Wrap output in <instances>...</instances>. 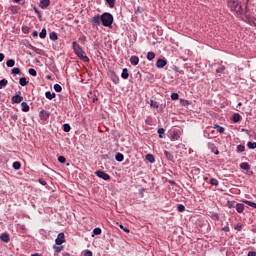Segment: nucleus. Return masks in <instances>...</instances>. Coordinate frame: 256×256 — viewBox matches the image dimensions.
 Instances as JSON below:
<instances>
[{"label":"nucleus","mask_w":256,"mask_h":256,"mask_svg":"<svg viewBox=\"0 0 256 256\" xmlns=\"http://www.w3.org/2000/svg\"><path fill=\"white\" fill-rule=\"evenodd\" d=\"M72 48L75 55H77V57L81 59V61H83L84 63H89L90 59L88 58L87 53H85L83 47H81V45H79L77 41L72 42Z\"/></svg>","instance_id":"nucleus-1"},{"label":"nucleus","mask_w":256,"mask_h":256,"mask_svg":"<svg viewBox=\"0 0 256 256\" xmlns=\"http://www.w3.org/2000/svg\"><path fill=\"white\" fill-rule=\"evenodd\" d=\"M100 16H101V23L103 27H108L109 29H113V21H114L113 14L109 12H104Z\"/></svg>","instance_id":"nucleus-2"},{"label":"nucleus","mask_w":256,"mask_h":256,"mask_svg":"<svg viewBox=\"0 0 256 256\" xmlns=\"http://www.w3.org/2000/svg\"><path fill=\"white\" fill-rule=\"evenodd\" d=\"M228 7L231 11H234V13H238L240 15L245 13L243 6L239 4V0H228Z\"/></svg>","instance_id":"nucleus-3"},{"label":"nucleus","mask_w":256,"mask_h":256,"mask_svg":"<svg viewBox=\"0 0 256 256\" xmlns=\"http://www.w3.org/2000/svg\"><path fill=\"white\" fill-rule=\"evenodd\" d=\"M101 15L97 14L91 18L92 27H99L101 25Z\"/></svg>","instance_id":"nucleus-4"},{"label":"nucleus","mask_w":256,"mask_h":256,"mask_svg":"<svg viewBox=\"0 0 256 256\" xmlns=\"http://www.w3.org/2000/svg\"><path fill=\"white\" fill-rule=\"evenodd\" d=\"M96 175L97 177H99L100 179H103L104 181H109V179H111V176L103 170L96 171Z\"/></svg>","instance_id":"nucleus-5"},{"label":"nucleus","mask_w":256,"mask_h":256,"mask_svg":"<svg viewBox=\"0 0 256 256\" xmlns=\"http://www.w3.org/2000/svg\"><path fill=\"white\" fill-rule=\"evenodd\" d=\"M12 103L19 104L23 101V96H21V91H18L14 96L11 98Z\"/></svg>","instance_id":"nucleus-6"},{"label":"nucleus","mask_w":256,"mask_h":256,"mask_svg":"<svg viewBox=\"0 0 256 256\" xmlns=\"http://www.w3.org/2000/svg\"><path fill=\"white\" fill-rule=\"evenodd\" d=\"M56 245H63L65 243V234L63 232L59 233L55 239Z\"/></svg>","instance_id":"nucleus-7"},{"label":"nucleus","mask_w":256,"mask_h":256,"mask_svg":"<svg viewBox=\"0 0 256 256\" xmlns=\"http://www.w3.org/2000/svg\"><path fill=\"white\" fill-rule=\"evenodd\" d=\"M39 117H40L41 121H47V119H49V117H50V114L46 110H41L39 113Z\"/></svg>","instance_id":"nucleus-8"},{"label":"nucleus","mask_w":256,"mask_h":256,"mask_svg":"<svg viewBox=\"0 0 256 256\" xmlns=\"http://www.w3.org/2000/svg\"><path fill=\"white\" fill-rule=\"evenodd\" d=\"M166 65H167V60L163 58L158 59L156 62V66L158 69H163V67H166Z\"/></svg>","instance_id":"nucleus-9"},{"label":"nucleus","mask_w":256,"mask_h":256,"mask_svg":"<svg viewBox=\"0 0 256 256\" xmlns=\"http://www.w3.org/2000/svg\"><path fill=\"white\" fill-rule=\"evenodd\" d=\"M208 149H210V151H212L214 155H219V149L217 148V146H215V144L209 142Z\"/></svg>","instance_id":"nucleus-10"},{"label":"nucleus","mask_w":256,"mask_h":256,"mask_svg":"<svg viewBox=\"0 0 256 256\" xmlns=\"http://www.w3.org/2000/svg\"><path fill=\"white\" fill-rule=\"evenodd\" d=\"M49 5H51V0H41L39 7L41 9H47V7H49Z\"/></svg>","instance_id":"nucleus-11"},{"label":"nucleus","mask_w":256,"mask_h":256,"mask_svg":"<svg viewBox=\"0 0 256 256\" xmlns=\"http://www.w3.org/2000/svg\"><path fill=\"white\" fill-rule=\"evenodd\" d=\"M130 63L134 67H137V65H139V56H135V55L131 56L130 57Z\"/></svg>","instance_id":"nucleus-12"},{"label":"nucleus","mask_w":256,"mask_h":256,"mask_svg":"<svg viewBox=\"0 0 256 256\" xmlns=\"http://www.w3.org/2000/svg\"><path fill=\"white\" fill-rule=\"evenodd\" d=\"M164 155L168 161H171L172 163H175V156H173V153L169 151H164Z\"/></svg>","instance_id":"nucleus-13"},{"label":"nucleus","mask_w":256,"mask_h":256,"mask_svg":"<svg viewBox=\"0 0 256 256\" xmlns=\"http://www.w3.org/2000/svg\"><path fill=\"white\" fill-rule=\"evenodd\" d=\"M236 211L237 213H243L245 211V204L243 203H236Z\"/></svg>","instance_id":"nucleus-14"},{"label":"nucleus","mask_w":256,"mask_h":256,"mask_svg":"<svg viewBox=\"0 0 256 256\" xmlns=\"http://www.w3.org/2000/svg\"><path fill=\"white\" fill-rule=\"evenodd\" d=\"M45 97L46 99H49V101H51L52 99H55L57 97V94H55V92L51 93V91H47L45 92Z\"/></svg>","instance_id":"nucleus-15"},{"label":"nucleus","mask_w":256,"mask_h":256,"mask_svg":"<svg viewBox=\"0 0 256 256\" xmlns=\"http://www.w3.org/2000/svg\"><path fill=\"white\" fill-rule=\"evenodd\" d=\"M111 81L114 83V85H119V77L117 76V74L112 73L110 76Z\"/></svg>","instance_id":"nucleus-16"},{"label":"nucleus","mask_w":256,"mask_h":256,"mask_svg":"<svg viewBox=\"0 0 256 256\" xmlns=\"http://www.w3.org/2000/svg\"><path fill=\"white\" fill-rule=\"evenodd\" d=\"M0 239L1 241H3L4 243H9V241L11 240V238L9 237V235L7 233H2L0 235Z\"/></svg>","instance_id":"nucleus-17"},{"label":"nucleus","mask_w":256,"mask_h":256,"mask_svg":"<svg viewBox=\"0 0 256 256\" xmlns=\"http://www.w3.org/2000/svg\"><path fill=\"white\" fill-rule=\"evenodd\" d=\"M233 123H239L241 121V114L234 113L232 116Z\"/></svg>","instance_id":"nucleus-18"},{"label":"nucleus","mask_w":256,"mask_h":256,"mask_svg":"<svg viewBox=\"0 0 256 256\" xmlns=\"http://www.w3.org/2000/svg\"><path fill=\"white\" fill-rule=\"evenodd\" d=\"M240 169H243V171H249V169H251V165L247 162H242L240 164Z\"/></svg>","instance_id":"nucleus-19"},{"label":"nucleus","mask_w":256,"mask_h":256,"mask_svg":"<svg viewBox=\"0 0 256 256\" xmlns=\"http://www.w3.org/2000/svg\"><path fill=\"white\" fill-rule=\"evenodd\" d=\"M145 159L148 161V163H155V156L153 154H147Z\"/></svg>","instance_id":"nucleus-20"},{"label":"nucleus","mask_w":256,"mask_h":256,"mask_svg":"<svg viewBox=\"0 0 256 256\" xmlns=\"http://www.w3.org/2000/svg\"><path fill=\"white\" fill-rule=\"evenodd\" d=\"M122 79H129V70L127 68H124L121 73Z\"/></svg>","instance_id":"nucleus-21"},{"label":"nucleus","mask_w":256,"mask_h":256,"mask_svg":"<svg viewBox=\"0 0 256 256\" xmlns=\"http://www.w3.org/2000/svg\"><path fill=\"white\" fill-rule=\"evenodd\" d=\"M116 161H118V163H122V161L125 159V156L122 153H117L115 156Z\"/></svg>","instance_id":"nucleus-22"},{"label":"nucleus","mask_w":256,"mask_h":256,"mask_svg":"<svg viewBox=\"0 0 256 256\" xmlns=\"http://www.w3.org/2000/svg\"><path fill=\"white\" fill-rule=\"evenodd\" d=\"M21 107H22L23 113H28V111H29V104H27V102H22L21 103Z\"/></svg>","instance_id":"nucleus-23"},{"label":"nucleus","mask_w":256,"mask_h":256,"mask_svg":"<svg viewBox=\"0 0 256 256\" xmlns=\"http://www.w3.org/2000/svg\"><path fill=\"white\" fill-rule=\"evenodd\" d=\"M19 83H20L21 87H26V85L29 84V81H27V78L22 77L19 79Z\"/></svg>","instance_id":"nucleus-24"},{"label":"nucleus","mask_w":256,"mask_h":256,"mask_svg":"<svg viewBox=\"0 0 256 256\" xmlns=\"http://www.w3.org/2000/svg\"><path fill=\"white\" fill-rule=\"evenodd\" d=\"M243 203H245V204L248 205L249 207H252L253 209H256V203L253 202V201L243 200Z\"/></svg>","instance_id":"nucleus-25"},{"label":"nucleus","mask_w":256,"mask_h":256,"mask_svg":"<svg viewBox=\"0 0 256 256\" xmlns=\"http://www.w3.org/2000/svg\"><path fill=\"white\" fill-rule=\"evenodd\" d=\"M12 167L13 169H15V171H19V169H21V162L19 161L13 162Z\"/></svg>","instance_id":"nucleus-26"},{"label":"nucleus","mask_w":256,"mask_h":256,"mask_svg":"<svg viewBox=\"0 0 256 256\" xmlns=\"http://www.w3.org/2000/svg\"><path fill=\"white\" fill-rule=\"evenodd\" d=\"M49 38H50L51 41H57L59 39L56 32H51L49 34Z\"/></svg>","instance_id":"nucleus-27"},{"label":"nucleus","mask_w":256,"mask_h":256,"mask_svg":"<svg viewBox=\"0 0 256 256\" xmlns=\"http://www.w3.org/2000/svg\"><path fill=\"white\" fill-rule=\"evenodd\" d=\"M157 133L159 134L160 139L165 138V128H159Z\"/></svg>","instance_id":"nucleus-28"},{"label":"nucleus","mask_w":256,"mask_h":256,"mask_svg":"<svg viewBox=\"0 0 256 256\" xmlns=\"http://www.w3.org/2000/svg\"><path fill=\"white\" fill-rule=\"evenodd\" d=\"M53 89L56 91V93H61L63 91V87H61L59 84H54Z\"/></svg>","instance_id":"nucleus-29"},{"label":"nucleus","mask_w":256,"mask_h":256,"mask_svg":"<svg viewBox=\"0 0 256 256\" xmlns=\"http://www.w3.org/2000/svg\"><path fill=\"white\" fill-rule=\"evenodd\" d=\"M214 129H217L218 133H225V128L223 126H220L219 124H216L214 126Z\"/></svg>","instance_id":"nucleus-30"},{"label":"nucleus","mask_w":256,"mask_h":256,"mask_svg":"<svg viewBox=\"0 0 256 256\" xmlns=\"http://www.w3.org/2000/svg\"><path fill=\"white\" fill-rule=\"evenodd\" d=\"M63 131H64L65 133H69V131H71V125H70L69 123H65V124L63 125Z\"/></svg>","instance_id":"nucleus-31"},{"label":"nucleus","mask_w":256,"mask_h":256,"mask_svg":"<svg viewBox=\"0 0 256 256\" xmlns=\"http://www.w3.org/2000/svg\"><path fill=\"white\" fill-rule=\"evenodd\" d=\"M40 39H45L47 37V29L43 28L39 34Z\"/></svg>","instance_id":"nucleus-32"},{"label":"nucleus","mask_w":256,"mask_h":256,"mask_svg":"<svg viewBox=\"0 0 256 256\" xmlns=\"http://www.w3.org/2000/svg\"><path fill=\"white\" fill-rule=\"evenodd\" d=\"M9 81L7 79L0 80V89H3V87H7Z\"/></svg>","instance_id":"nucleus-33"},{"label":"nucleus","mask_w":256,"mask_h":256,"mask_svg":"<svg viewBox=\"0 0 256 256\" xmlns=\"http://www.w3.org/2000/svg\"><path fill=\"white\" fill-rule=\"evenodd\" d=\"M147 59L148 61H153V59H155V52H148Z\"/></svg>","instance_id":"nucleus-34"},{"label":"nucleus","mask_w":256,"mask_h":256,"mask_svg":"<svg viewBox=\"0 0 256 256\" xmlns=\"http://www.w3.org/2000/svg\"><path fill=\"white\" fill-rule=\"evenodd\" d=\"M150 106L154 109H159V103L157 101L150 100Z\"/></svg>","instance_id":"nucleus-35"},{"label":"nucleus","mask_w":256,"mask_h":256,"mask_svg":"<svg viewBox=\"0 0 256 256\" xmlns=\"http://www.w3.org/2000/svg\"><path fill=\"white\" fill-rule=\"evenodd\" d=\"M6 66L7 67H15V60H13V59L7 60Z\"/></svg>","instance_id":"nucleus-36"},{"label":"nucleus","mask_w":256,"mask_h":256,"mask_svg":"<svg viewBox=\"0 0 256 256\" xmlns=\"http://www.w3.org/2000/svg\"><path fill=\"white\" fill-rule=\"evenodd\" d=\"M210 184L213 185L214 187H217L219 185V180H217L216 178H211Z\"/></svg>","instance_id":"nucleus-37"},{"label":"nucleus","mask_w":256,"mask_h":256,"mask_svg":"<svg viewBox=\"0 0 256 256\" xmlns=\"http://www.w3.org/2000/svg\"><path fill=\"white\" fill-rule=\"evenodd\" d=\"M227 205L229 209H233V207L236 208L237 202L228 200Z\"/></svg>","instance_id":"nucleus-38"},{"label":"nucleus","mask_w":256,"mask_h":256,"mask_svg":"<svg viewBox=\"0 0 256 256\" xmlns=\"http://www.w3.org/2000/svg\"><path fill=\"white\" fill-rule=\"evenodd\" d=\"M29 75H31V77H37V70L30 68L28 70Z\"/></svg>","instance_id":"nucleus-39"},{"label":"nucleus","mask_w":256,"mask_h":256,"mask_svg":"<svg viewBox=\"0 0 256 256\" xmlns=\"http://www.w3.org/2000/svg\"><path fill=\"white\" fill-rule=\"evenodd\" d=\"M12 75H21V69L20 68H13L12 69Z\"/></svg>","instance_id":"nucleus-40"},{"label":"nucleus","mask_w":256,"mask_h":256,"mask_svg":"<svg viewBox=\"0 0 256 256\" xmlns=\"http://www.w3.org/2000/svg\"><path fill=\"white\" fill-rule=\"evenodd\" d=\"M102 230L99 227H96L93 229V234L94 235H101Z\"/></svg>","instance_id":"nucleus-41"},{"label":"nucleus","mask_w":256,"mask_h":256,"mask_svg":"<svg viewBox=\"0 0 256 256\" xmlns=\"http://www.w3.org/2000/svg\"><path fill=\"white\" fill-rule=\"evenodd\" d=\"M105 1L108 3L110 9H113V7H115V0H105Z\"/></svg>","instance_id":"nucleus-42"},{"label":"nucleus","mask_w":256,"mask_h":256,"mask_svg":"<svg viewBox=\"0 0 256 256\" xmlns=\"http://www.w3.org/2000/svg\"><path fill=\"white\" fill-rule=\"evenodd\" d=\"M177 211H179V213H183V211H185V205L179 204L177 206Z\"/></svg>","instance_id":"nucleus-43"},{"label":"nucleus","mask_w":256,"mask_h":256,"mask_svg":"<svg viewBox=\"0 0 256 256\" xmlns=\"http://www.w3.org/2000/svg\"><path fill=\"white\" fill-rule=\"evenodd\" d=\"M237 151L238 153H243V151H245V145H242V144L238 145Z\"/></svg>","instance_id":"nucleus-44"},{"label":"nucleus","mask_w":256,"mask_h":256,"mask_svg":"<svg viewBox=\"0 0 256 256\" xmlns=\"http://www.w3.org/2000/svg\"><path fill=\"white\" fill-rule=\"evenodd\" d=\"M247 147L249 149H256V142H248Z\"/></svg>","instance_id":"nucleus-45"},{"label":"nucleus","mask_w":256,"mask_h":256,"mask_svg":"<svg viewBox=\"0 0 256 256\" xmlns=\"http://www.w3.org/2000/svg\"><path fill=\"white\" fill-rule=\"evenodd\" d=\"M120 229H122L124 233H131V230H129V228L125 227L123 224H120Z\"/></svg>","instance_id":"nucleus-46"},{"label":"nucleus","mask_w":256,"mask_h":256,"mask_svg":"<svg viewBox=\"0 0 256 256\" xmlns=\"http://www.w3.org/2000/svg\"><path fill=\"white\" fill-rule=\"evenodd\" d=\"M170 97H171L172 101H177V99H179V94L178 93H172Z\"/></svg>","instance_id":"nucleus-47"},{"label":"nucleus","mask_w":256,"mask_h":256,"mask_svg":"<svg viewBox=\"0 0 256 256\" xmlns=\"http://www.w3.org/2000/svg\"><path fill=\"white\" fill-rule=\"evenodd\" d=\"M223 71H225V66L221 65L220 67H218L216 69V73L219 74V73H223Z\"/></svg>","instance_id":"nucleus-48"},{"label":"nucleus","mask_w":256,"mask_h":256,"mask_svg":"<svg viewBox=\"0 0 256 256\" xmlns=\"http://www.w3.org/2000/svg\"><path fill=\"white\" fill-rule=\"evenodd\" d=\"M53 247H54L56 253H61L63 251V246H55L54 245Z\"/></svg>","instance_id":"nucleus-49"},{"label":"nucleus","mask_w":256,"mask_h":256,"mask_svg":"<svg viewBox=\"0 0 256 256\" xmlns=\"http://www.w3.org/2000/svg\"><path fill=\"white\" fill-rule=\"evenodd\" d=\"M65 161H67V158H65V156H59V157H58V162H59V163H62V164H63V163H65Z\"/></svg>","instance_id":"nucleus-50"},{"label":"nucleus","mask_w":256,"mask_h":256,"mask_svg":"<svg viewBox=\"0 0 256 256\" xmlns=\"http://www.w3.org/2000/svg\"><path fill=\"white\" fill-rule=\"evenodd\" d=\"M234 229H235L236 231H241V229H243V224L237 223Z\"/></svg>","instance_id":"nucleus-51"},{"label":"nucleus","mask_w":256,"mask_h":256,"mask_svg":"<svg viewBox=\"0 0 256 256\" xmlns=\"http://www.w3.org/2000/svg\"><path fill=\"white\" fill-rule=\"evenodd\" d=\"M204 137L206 139H211V135L209 134V130H204Z\"/></svg>","instance_id":"nucleus-52"},{"label":"nucleus","mask_w":256,"mask_h":256,"mask_svg":"<svg viewBox=\"0 0 256 256\" xmlns=\"http://www.w3.org/2000/svg\"><path fill=\"white\" fill-rule=\"evenodd\" d=\"M84 256H93V252L91 250H85Z\"/></svg>","instance_id":"nucleus-53"},{"label":"nucleus","mask_w":256,"mask_h":256,"mask_svg":"<svg viewBox=\"0 0 256 256\" xmlns=\"http://www.w3.org/2000/svg\"><path fill=\"white\" fill-rule=\"evenodd\" d=\"M222 231H224L225 233H229L231 231V229L228 226H224L222 228Z\"/></svg>","instance_id":"nucleus-54"},{"label":"nucleus","mask_w":256,"mask_h":256,"mask_svg":"<svg viewBox=\"0 0 256 256\" xmlns=\"http://www.w3.org/2000/svg\"><path fill=\"white\" fill-rule=\"evenodd\" d=\"M39 183H40V185H47V181H45V179H43V178L39 179Z\"/></svg>","instance_id":"nucleus-55"},{"label":"nucleus","mask_w":256,"mask_h":256,"mask_svg":"<svg viewBox=\"0 0 256 256\" xmlns=\"http://www.w3.org/2000/svg\"><path fill=\"white\" fill-rule=\"evenodd\" d=\"M212 219H219V214L216 212L212 213Z\"/></svg>","instance_id":"nucleus-56"},{"label":"nucleus","mask_w":256,"mask_h":256,"mask_svg":"<svg viewBox=\"0 0 256 256\" xmlns=\"http://www.w3.org/2000/svg\"><path fill=\"white\" fill-rule=\"evenodd\" d=\"M4 60H5V54L0 53V63H3Z\"/></svg>","instance_id":"nucleus-57"},{"label":"nucleus","mask_w":256,"mask_h":256,"mask_svg":"<svg viewBox=\"0 0 256 256\" xmlns=\"http://www.w3.org/2000/svg\"><path fill=\"white\" fill-rule=\"evenodd\" d=\"M146 123H148V125H151V123H153V119L151 117H148L146 119Z\"/></svg>","instance_id":"nucleus-58"},{"label":"nucleus","mask_w":256,"mask_h":256,"mask_svg":"<svg viewBox=\"0 0 256 256\" xmlns=\"http://www.w3.org/2000/svg\"><path fill=\"white\" fill-rule=\"evenodd\" d=\"M32 37H39V32H37V30H34L32 32Z\"/></svg>","instance_id":"nucleus-59"},{"label":"nucleus","mask_w":256,"mask_h":256,"mask_svg":"<svg viewBox=\"0 0 256 256\" xmlns=\"http://www.w3.org/2000/svg\"><path fill=\"white\" fill-rule=\"evenodd\" d=\"M34 11L37 13L38 17L41 18V12L37 8H34Z\"/></svg>","instance_id":"nucleus-60"},{"label":"nucleus","mask_w":256,"mask_h":256,"mask_svg":"<svg viewBox=\"0 0 256 256\" xmlns=\"http://www.w3.org/2000/svg\"><path fill=\"white\" fill-rule=\"evenodd\" d=\"M247 256H256V252L255 251H250V252H248Z\"/></svg>","instance_id":"nucleus-61"},{"label":"nucleus","mask_w":256,"mask_h":256,"mask_svg":"<svg viewBox=\"0 0 256 256\" xmlns=\"http://www.w3.org/2000/svg\"><path fill=\"white\" fill-rule=\"evenodd\" d=\"M18 118H19V117L17 116V114H14V115L12 116L13 121H17Z\"/></svg>","instance_id":"nucleus-62"},{"label":"nucleus","mask_w":256,"mask_h":256,"mask_svg":"<svg viewBox=\"0 0 256 256\" xmlns=\"http://www.w3.org/2000/svg\"><path fill=\"white\" fill-rule=\"evenodd\" d=\"M139 193L143 197V193H145V189L144 188L140 189Z\"/></svg>","instance_id":"nucleus-63"},{"label":"nucleus","mask_w":256,"mask_h":256,"mask_svg":"<svg viewBox=\"0 0 256 256\" xmlns=\"http://www.w3.org/2000/svg\"><path fill=\"white\" fill-rule=\"evenodd\" d=\"M251 23L256 27V20H251Z\"/></svg>","instance_id":"nucleus-64"}]
</instances>
